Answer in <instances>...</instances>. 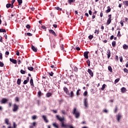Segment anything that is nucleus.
Wrapping results in <instances>:
<instances>
[{"label":"nucleus","instance_id":"nucleus-33","mask_svg":"<svg viewBox=\"0 0 128 128\" xmlns=\"http://www.w3.org/2000/svg\"><path fill=\"white\" fill-rule=\"evenodd\" d=\"M18 5L20 6V4H22V0H18Z\"/></svg>","mask_w":128,"mask_h":128},{"label":"nucleus","instance_id":"nucleus-11","mask_svg":"<svg viewBox=\"0 0 128 128\" xmlns=\"http://www.w3.org/2000/svg\"><path fill=\"white\" fill-rule=\"evenodd\" d=\"M28 82H30V77H27L26 80H24L23 84H26Z\"/></svg>","mask_w":128,"mask_h":128},{"label":"nucleus","instance_id":"nucleus-47","mask_svg":"<svg viewBox=\"0 0 128 128\" xmlns=\"http://www.w3.org/2000/svg\"><path fill=\"white\" fill-rule=\"evenodd\" d=\"M84 96H88V91H85L84 93Z\"/></svg>","mask_w":128,"mask_h":128},{"label":"nucleus","instance_id":"nucleus-52","mask_svg":"<svg viewBox=\"0 0 128 128\" xmlns=\"http://www.w3.org/2000/svg\"><path fill=\"white\" fill-rule=\"evenodd\" d=\"M26 28H28V29H30V24H27V25L26 26Z\"/></svg>","mask_w":128,"mask_h":128},{"label":"nucleus","instance_id":"nucleus-29","mask_svg":"<svg viewBox=\"0 0 128 128\" xmlns=\"http://www.w3.org/2000/svg\"><path fill=\"white\" fill-rule=\"evenodd\" d=\"M108 70L110 72H112V66H108Z\"/></svg>","mask_w":128,"mask_h":128},{"label":"nucleus","instance_id":"nucleus-42","mask_svg":"<svg viewBox=\"0 0 128 128\" xmlns=\"http://www.w3.org/2000/svg\"><path fill=\"white\" fill-rule=\"evenodd\" d=\"M36 118H37L36 116L34 115V116H32V120H36Z\"/></svg>","mask_w":128,"mask_h":128},{"label":"nucleus","instance_id":"nucleus-6","mask_svg":"<svg viewBox=\"0 0 128 128\" xmlns=\"http://www.w3.org/2000/svg\"><path fill=\"white\" fill-rule=\"evenodd\" d=\"M8 102V100L6 98H3L0 101V104H6V102Z\"/></svg>","mask_w":128,"mask_h":128},{"label":"nucleus","instance_id":"nucleus-28","mask_svg":"<svg viewBox=\"0 0 128 128\" xmlns=\"http://www.w3.org/2000/svg\"><path fill=\"white\" fill-rule=\"evenodd\" d=\"M6 8H12V4H6Z\"/></svg>","mask_w":128,"mask_h":128},{"label":"nucleus","instance_id":"nucleus-22","mask_svg":"<svg viewBox=\"0 0 128 128\" xmlns=\"http://www.w3.org/2000/svg\"><path fill=\"white\" fill-rule=\"evenodd\" d=\"M53 126L56 128H58V124H56V122L52 124Z\"/></svg>","mask_w":128,"mask_h":128},{"label":"nucleus","instance_id":"nucleus-63","mask_svg":"<svg viewBox=\"0 0 128 128\" xmlns=\"http://www.w3.org/2000/svg\"><path fill=\"white\" fill-rule=\"evenodd\" d=\"M16 56H20V52L18 50L16 51Z\"/></svg>","mask_w":128,"mask_h":128},{"label":"nucleus","instance_id":"nucleus-21","mask_svg":"<svg viewBox=\"0 0 128 128\" xmlns=\"http://www.w3.org/2000/svg\"><path fill=\"white\" fill-rule=\"evenodd\" d=\"M64 90L66 94L68 93V89L66 87H64Z\"/></svg>","mask_w":128,"mask_h":128},{"label":"nucleus","instance_id":"nucleus-18","mask_svg":"<svg viewBox=\"0 0 128 128\" xmlns=\"http://www.w3.org/2000/svg\"><path fill=\"white\" fill-rule=\"evenodd\" d=\"M38 98H40V96H42V91L39 90L38 92Z\"/></svg>","mask_w":128,"mask_h":128},{"label":"nucleus","instance_id":"nucleus-54","mask_svg":"<svg viewBox=\"0 0 128 128\" xmlns=\"http://www.w3.org/2000/svg\"><path fill=\"white\" fill-rule=\"evenodd\" d=\"M114 35H112L110 37V40H114Z\"/></svg>","mask_w":128,"mask_h":128},{"label":"nucleus","instance_id":"nucleus-9","mask_svg":"<svg viewBox=\"0 0 128 128\" xmlns=\"http://www.w3.org/2000/svg\"><path fill=\"white\" fill-rule=\"evenodd\" d=\"M49 32L50 34H53V36H56V32L54 31V30H49Z\"/></svg>","mask_w":128,"mask_h":128},{"label":"nucleus","instance_id":"nucleus-14","mask_svg":"<svg viewBox=\"0 0 128 128\" xmlns=\"http://www.w3.org/2000/svg\"><path fill=\"white\" fill-rule=\"evenodd\" d=\"M4 122H5V124H7L8 126V124H10V120H8V118H5V120H4Z\"/></svg>","mask_w":128,"mask_h":128},{"label":"nucleus","instance_id":"nucleus-24","mask_svg":"<svg viewBox=\"0 0 128 128\" xmlns=\"http://www.w3.org/2000/svg\"><path fill=\"white\" fill-rule=\"evenodd\" d=\"M14 2H16V0H12L11 2V8H14Z\"/></svg>","mask_w":128,"mask_h":128},{"label":"nucleus","instance_id":"nucleus-57","mask_svg":"<svg viewBox=\"0 0 128 128\" xmlns=\"http://www.w3.org/2000/svg\"><path fill=\"white\" fill-rule=\"evenodd\" d=\"M56 10H62V8H60L59 7L56 8Z\"/></svg>","mask_w":128,"mask_h":128},{"label":"nucleus","instance_id":"nucleus-35","mask_svg":"<svg viewBox=\"0 0 128 128\" xmlns=\"http://www.w3.org/2000/svg\"><path fill=\"white\" fill-rule=\"evenodd\" d=\"M28 70H30V72L34 70V68L32 67H28Z\"/></svg>","mask_w":128,"mask_h":128},{"label":"nucleus","instance_id":"nucleus-19","mask_svg":"<svg viewBox=\"0 0 128 128\" xmlns=\"http://www.w3.org/2000/svg\"><path fill=\"white\" fill-rule=\"evenodd\" d=\"M32 50L34 51L35 52H38V49H36V47H34V46H32Z\"/></svg>","mask_w":128,"mask_h":128},{"label":"nucleus","instance_id":"nucleus-38","mask_svg":"<svg viewBox=\"0 0 128 128\" xmlns=\"http://www.w3.org/2000/svg\"><path fill=\"white\" fill-rule=\"evenodd\" d=\"M88 66H90V60H88L86 61Z\"/></svg>","mask_w":128,"mask_h":128},{"label":"nucleus","instance_id":"nucleus-58","mask_svg":"<svg viewBox=\"0 0 128 128\" xmlns=\"http://www.w3.org/2000/svg\"><path fill=\"white\" fill-rule=\"evenodd\" d=\"M52 26L54 28H58V25H56V24H53Z\"/></svg>","mask_w":128,"mask_h":128},{"label":"nucleus","instance_id":"nucleus-40","mask_svg":"<svg viewBox=\"0 0 128 128\" xmlns=\"http://www.w3.org/2000/svg\"><path fill=\"white\" fill-rule=\"evenodd\" d=\"M4 66V64L2 62L0 61V66L2 68Z\"/></svg>","mask_w":128,"mask_h":128},{"label":"nucleus","instance_id":"nucleus-17","mask_svg":"<svg viewBox=\"0 0 128 128\" xmlns=\"http://www.w3.org/2000/svg\"><path fill=\"white\" fill-rule=\"evenodd\" d=\"M121 92L124 94V92H126V88L122 87L121 88Z\"/></svg>","mask_w":128,"mask_h":128},{"label":"nucleus","instance_id":"nucleus-60","mask_svg":"<svg viewBox=\"0 0 128 128\" xmlns=\"http://www.w3.org/2000/svg\"><path fill=\"white\" fill-rule=\"evenodd\" d=\"M118 112V107L117 106H116V108H115V110H114V112Z\"/></svg>","mask_w":128,"mask_h":128},{"label":"nucleus","instance_id":"nucleus-15","mask_svg":"<svg viewBox=\"0 0 128 128\" xmlns=\"http://www.w3.org/2000/svg\"><path fill=\"white\" fill-rule=\"evenodd\" d=\"M117 120L118 122H120V118H122V116H120V114H118L117 116Z\"/></svg>","mask_w":128,"mask_h":128},{"label":"nucleus","instance_id":"nucleus-32","mask_svg":"<svg viewBox=\"0 0 128 128\" xmlns=\"http://www.w3.org/2000/svg\"><path fill=\"white\" fill-rule=\"evenodd\" d=\"M106 84H104L102 86V88H101V90H104V88H106Z\"/></svg>","mask_w":128,"mask_h":128},{"label":"nucleus","instance_id":"nucleus-5","mask_svg":"<svg viewBox=\"0 0 128 128\" xmlns=\"http://www.w3.org/2000/svg\"><path fill=\"white\" fill-rule=\"evenodd\" d=\"M62 128H74L72 124H64V123H62Z\"/></svg>","mask_w":128,"mask_h":128},{"label":"nucleus","instance_id":"nucleus-55","mask_svg":"<svg viewBox=\"0 0 128 128\" xmlns=\"http://www.w3.org/2000/svg\"><path fill=\"white\" fill-rule=\"evenodd\" d=\"M62 114H66V110H62Z\"/></svg>","mask_w":128,"mask_h":128},{"label":"nucleus","instance_id":"nucleus-2","mask_svg":"<svg viewBox=\"0 0 128 128\" xmlns=\"http://www.w3.org/2000/svg\"><path fill=\"white\" fill-rule=\"evenodd\" d=\"M56 118L58 120H60V122H61V126L62 128V124H64V118H62L60 117L58 115H56Z\"/></svg>","mask_w":128,"mask_h":128},{"label":"nucleus","instance_id":"nucleus-7","mask_svg":"<svg viewBox=\"0 0 128 128\" xmlns=\"http://www.w3.org/2000/svg\"><path fill=\"white\" fill-rule=\"evenodd\" d=\"M30 82L32 88H34V80L32 79V77H31Z\"/></svg>","mask_w":128,"mask_h":128},{"label":"nucleus","instance_id":"nucleus-62","mask_svg":"<svg viewBox=\"0 0 128 128\" xmlns=\"http://www.w3.org/2000/svg\"><path fill=\"white\" fill-rule=\"evenodd\" d=\"M33 126H36V122H33Z\"/></svg>","mask_w":128,"mask_h":128},{"label":"nucleus","instance_id":"nucleus-45","mask_svg":"<svg viewBox=\"0 0 128 128\" xmlns=\"http://www.w3.org/2000/svg\"><path fill=\"white\" fill-rule=\"evenodd\" d=\"M94 38V36L92 35H90L88 36L89 40H92Z\"/></svg>","mask_w":128,"mask_h":128},{"label":"nucleus","instance_id":"nucleus-53","mask_svg":"<svg viewBox=\"0 0 128 128\" xmlns=\"http://www.w3.org/2000/svg\"><path fill=\"white\" fill-rule=\"evenodd\" d=\"M13 126H14V128H16V122L13 123Z\"/></svg>","mask_w":128,"mask_h":128},{"label":"nucleus","instance_id":"nucleus-59","mask_svg":"<svg viewBox=\"0 0 128 128\" xmlns=\"http://www.w3.org/2000/svg\"><path fill=\"white\" fill-rule=\"evenodd\" d=\"M5 54H6V56H8V54H10V52L6 51L5 53Z\"/></svg>","mask_w":128,"mask_h":128},{"label":"nucleus","instance_id":"nucleus-56","mask_svg":"<svg viewBox=\"0 0 128 128\" xmlns=\"http://www.w3.org/2000/svg\"><path fill=\"white\" fill-rule=\"evenodd\" d=\"M0 60H2V54L0 53Z\"/></svg>","mask_w":128,"mask_h":128},{"label":"nucleus","instance_id":"nucleus-12","mask_svg":"<svg viewBox=\"0 0 128 128\" xmlns=\"http://www.w3.org/2000/svg\"><path fill=\"white\" fill-rule=\"evenodd\" d=\"M42 118L44 119V120L46 122H48V120L46 118V116L43 115L42 116Z\"/></svg>","mask_w":128,"mask_h":128},{"label":"nucleus","instance_id":"nucleus-1","mask_svg":"<svg viewBox=\"0 0 128 128\" xmlns=\"http://www.w3.org/2000/svg\"><path fill=\"white\" fill-rule=\"evenodd\" d=\"M73 114L75 116L76 118H79L80 116V111L78 110L76 108H74L72 112Z\"/></svg>","mask_w":128,"mask_h":128},{"label":"nucleus","instance_id":"nucleus-13","mask_svg":"<svg viewBox=\"0 0 128 128\" xmlns=\"http://www.w3.org/2000/svg\"><path fill=\"white\" fill-rule=\"evenodd\" d=\"M107 56H108V58H110V50H108Z\"/></svg>","mask_w":128,"mask_h":128},{"label":"nucleus","instance_id":"nucleus-8","mask_svg":"<svg viewBox=\"0 0 128 128\" xmlns=\"http://www.w3.org/2000/svg\"><path fill=\"white\" fill-rule=\"evenodd\" d=\"M88 54H89L88 52H84V56L85 58H86V59L88 58Z\"/></svg>","mask_w":128,"mask_h":128},{"label":"nucleus","instance_id":"nucleus-20","mask_svg":"<svg viewBox=\"0 0 128 128\" xmlns=\"http://www.w3.org/2000/svg\"><path fill=\"white\" fill-rule=\"evenodd\" d=\"M108 10H106V12L108 14V12H110V10L112 8H110V6H108L107 7Z\"/></svg>","mask_w":128,"mask_h":128},{"label":"nucleus","instance_id":"nucleus-16","mask_svg":"<svg viewBox=\"0 0 128 128\" xmlns=\"http://www.w3.org/2000/svg\"><path fill=\"white\" fill-rule=\"evenodd\" d=\"M10 62H12L13 64H16V60L10 58Z\"/></svg>","mask_w":128,"mask_h":128},{"label":"nucleus","instance_id":"nucleus-31","mask_svg":"<svg viewBox=\"0 0 128 128\" xmlns=\"http://www.w3.org/2000/svg\"><path fill=\"white\" fill-rule=\"evenodd\" d=\"M52 96V93L51 92H48L46 94V98H50Z\"/></svg>","mask_w":128,"mask_h":128},{"label":"nucleus","instance_id":"nucleus-44","mask_svg":"<svg viewBox=\"0 0 128 128\" xmlns=\"http://www.w3.org/2000/svg\"><path fill=\"white\" fill-rule=\"evenodd\" d=\"M15 102H20V98L18 97H16Z\"/></svg>","mask_w":128,"mask_h":128},{"label":"nucleus","instance_id":"nucleus-34","mask_svg":"<svg viewBox=\"0 0 128 128\" xmlns=\"http://www.w3.org/2000/svg\"><path fill=\"white\" fill-rule=\"evenodd\" d=\"M80 89H78L76 92V95L77 96H80Z\"/></svg>","mask_w":128,"mask_h":128},{"label":"nucleus","instance_id":"nucleus-37","mask_svg":"<svg viewBox=\"0 0 128 128\" xmlns=\"http://www.w3.org/2000/svg\"><path fill=\"white\" fill-rule=\"evenodd\" d=\"M112 46L113 48H116V41H113L112 42Z\"/></svg>","mask_w":128,"mask_h":128},{"label":"nucleus","instance_id":"nucleus-43","mask_svg":"<svg viewBox=\"0 0 128 128\" xmlns=\"http://www.w3.org/2000/svg\"><path fill=\"white\" fill-rule=\"evenodd\" d=\"M20 72L22 74H26V71L24 70H21Z\"/></svg>","mask_w":128,"mask_h":128},{"label":"nucleus","instance_id":"nucleus-26","mask_svg":"<svg viewBox=\"0 0 128 128\" xmlns=\"http://www.w3.org/2000/svg\"><path fill=\"white\" fill-rule=\"evenodd\" d=\"M123 48H124V50H128V45L126 44H124L123 45Z\"/></svg>","mask_w":128,"mask_h":128},{"label":"nucleus","instance_id":"nucleus-46","mask_svg":"<svg viewBox=\"0 0 128 128\" xmlns=\"http://www.w3.org/2000/svg\"><path fill=\"white\" fill-rule=\"evenodd\" d=\"M124 72H126V74H128V70L127 68H124Z\"/></svg>","mask_w":128,"mask_h":128},{"label":"nucleus","instance_id":"nucleus-4","mask_svg":"<svg viewBox=\"0 0 128 128\" xmlns=\"http://www.w3.org/2000/svg\"><path fill=\"white\" fill-rule=\"evenodd\" d=\"M18 105L16 104H14L13 105V108H12L13 112H18Z\"/></svg>","mask_w":128,"mask_h":128},{"label":"nucleus","instance_id":"nucleus-41","mask_svg":"<svg viewBox=\"0 0 128 128\" xmlns=\"http://www.w3.org/2000/svg\"><path fill=\"white\" fill-rule=\"evenodd\" d=\"M120 78L116 79L114 81V84H118V82H120Z\"/></svg>","mask_w":128,"mask_h":128},{"label":"nucleus","instance_id":"nucleus-64","mask_svg":"<svg viewBox=\"0 0 128 128\" xmlns=\"http://www.w3.org/2000/svg\"><path fill=\"white\" fill-rule=\"evenodd\" d=\"M50 76H54V72H51L49 74Z\"/></svg>","mask_w":128,"mask_h":128},{"label":"nucleus","instance_id":"nucleus-27","mask_svg":"<svg viewBox=\"0 0 128 128\" xmlns=\"http://www.w3.org/2000/svg\"><path fill=\"white\" fill-rule=\"evenodd\" d=\"M20 82H22V80L18 78L17 80V84L20 86Z\"/></svg>","mask_w":128,"mask_h":128},{"label":"nucleus","instance_id":"nucleus-3","mask_svg":"<svg viewBox=\"0 0 128 128\" xmlns=\"http://www.w3.org/2000/svg\"><path fill=\"white\" fill-rule=\"evenodd\" d=\"M84 106H85V108H88V103L87 98H84Z\"/></svg>","mask_w":128,"mask_h":128},{"label":"nucleus","instance_id":"nucleus-61","mask_svg":"<svg viewBox=\"0 0 128 128\" xmlns=\"http://www.w3.org/2000/svg\"><path fill=\"white\" fill-rule=\"evenodd\" d=\"M88 14H90V16H92V10H90L88 11Z\"/></svg>","mask_w":128,"mask_h":128},{"label":"nucleus","instance_id":"nucleus-49","mask_svg":"<svg viewBox=\"0 0 128 128\" xmlns=\"http://www.w3.org/2000/svg\"><path fill=\"white\" fill-rule=\"evenodd\" d=\"M94 32L95 34H100V31L98 30H96Z\"/></svg>","mask_w":128,"mask_h":128},{"label":"nucleus","instance_id":"nucleus-48","mask_svg":"<svg viewBox=\"0 0 128 128\" xmlns=\"http://www.w3.org/2000/svg\"><path fill=\"white\" fill-rule=\"evenodd\" d=\"M119 58L120 60V62H122V56H120Z\"/></svg>","mask_w":128,"mask_h":128},{"label":"nucleus","instance_id":"nucleus-51","mask_svg":"<svg viewBox=\"0 0 128 128\" xmlns=\"http://www.w3.org/2000/svg\"><path fill=\"white\" fill-rule=\"evenodd\" d=\"M27 36H32V34L30 32H28V33H27Z\"/></svg>","mask_w":128,"mask_h":128},{"label":"nucleus","instance_id":"nucleus-50","mask_svg":"<svg viewBox=\"0 0 128 128\" xmlns=\"http://www.w3.org/2000/svg\"><path fill=\"white\" fill-rule=\"evenodd\" d=\"M120 24L122 26H124V21L121 20L120 22Z\"/></svg>","mask_w":128,"mask_h":128},{"label":"nucleus","instance_id":"nucleus-39","mask_svg":"<svg viewBox=\"0 0 128 128\" xmlns=\"http://www.w3.org/2000/svg\"><path fill=\"white\" fill-rule=\"evenodd\" d=\"M76 2V0H68V2L69 4H72V2Z\"/></svg>","mask_w":128,"mask_h":128},{"label":"nucleus","instance_id":"nucleus-23","mask_svg":"<svg viewBox=\"0 0 128 128\" xmlns=\"http://www.w3.org/2000/svg\"><path fill=\"white\" fill-rule=\"evenodd\" d=\"M110 22H112V19H110V18H108V20H107L106 22L107 26H108Z\"/></svg>","mask_w":128,"mask_h":128},{"label":"nucleus","instance_id":"nucleus-36","mask_svg":"<svg viewBox=\"0 0 128 128\" xmlns=\"http://www.w3.org/2000/svg\"><path fill=\"white\" fill-rule=\"evenodd\" d=\"M123 3L126 6H128V1H124Z\"/></svg>","mask_w":128,"mask_h":128},{"label":"nucleus","instance_id":"nucleus-30","mask_svg":"<svg viewBox=\"0 0 128 128\" xmlns=\"http://www.w3.org/2000/svg\"><path fill=\"white\" fill-rule=\"evenodd\" d=\"M0 32H6V31L4 28H0Z\"/></svg>","mask_w":128,"mask_h":128},{"label":"nucleus","instance_id":"nucleus-10","mask_svg":"<svg viewBox=\"0 0 128 128\" xmlns=\"http://www.w3.org/2000/svg\"><path fill=\"white\" fill-rule=\"evenodd\" d=\"M88 72L90 76L92 77L94 76V72L90 69H88Z\"/></svg>","mask_w":128,"mask_h":128},{"label":"nucleus","instance_id":"nucleus-25","mask_svg":"<svg viewBox=\"0 0 128 128\" xmlns=\"http://www.w3.org/2000/svg\"><path fill=\"white\" fill-rule=\"evenodd\" d=\"M69 95L70 96L71 98H74V92L71 91Z\"/></svg>","mask_w":128,"mask_h":128}]
</instances>
